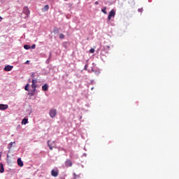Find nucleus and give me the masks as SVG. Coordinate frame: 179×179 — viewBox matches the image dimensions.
Segmentation results:
<instances>
[{"instance_id": "obj_34", "label": "nucleus", "mask_w": 179, "mask_h": 179, "mask_svg": "<svg viewBox=\"0 0 179 179\" xmlns=\"http://www.w3.org/2000/svg\"><path fill=\"white\" fill-rule=\"evenodd\" d=\"M92 90H93V87L92 88Z\"/></svg>"}, {"instance_id": "obj_24", "label": "nucleus", "mask_w": 179, "mask_h": 179, "mask_svg": "<svg viewBox=\"0 0 179 179\" xmlns=\"http://www.w3.org/2000/svg\"><path fill=\"white\" fill-rule=\"evenodd\" d=\"M31 48L32 50H34V48H36V44L32 45L31 46Z\"/></svg>"}, {"instance_id": "obj_9", "label": "nucleus", "mask_w": 179, "mask_h": 179, "mask_svg": "<svg viewBox=\"0 0 179 179\" xmlns=\"http://www.w3.org/2000/svg\"><path fill=\"white\" fill-rule=\"evenodd\" d=\"M47 143L50 150H52L55 146L54 143H55V141H53L51 144H50V141H48Z\"/></svg>"}, {"instance_id": "obj_1", "label": "nucleus", "mask_w": 179, "mask_h": 179, "mask_svg": "<svg viewBox=\"0 0 179 179\" xmlns=\"http://www.w3.org/2000/svg\"><path fill=\"white\" fill-rule=\"evenodd\" d=\"M49 115L50 118H55V116L57 115V109L52 108L50 110Z\"/></svg>"}, {"instance_id": "obj_6", "label": "nucleus", "mask_w": 179, "mask_h": 179, "mask_svg": "<svg viewBox=\"0 0 179 179\" xmlns=\"http://www.w3.org/2000/svg\"><path fill=\"white\" fill-rule=\"evenodd\" d=\"M36 90L37 89L32 88V90H31V92L28 93V96H31V97H33V96H36V94H37Z\"/></svg>"}, {"instance_id": "obj_5", "label": "nucleus", "mask_w": 179, "mask_h": 179, "mask_svg": "<svg viewBox=\"0 0 179 179\" xmlns=\"http://www.w3.org/2000/svg\"><path fill=\"white\" fill-rule=\"evenodd\" d=\"M9 106L8 104H3V103H0V110L1 111H5V110H8Z\"/></svg>"}, {"instance_id": "obj_33", "label": "nucleus", "mask_w": 179, "mask_h": 179, "mask_svg": "<svg viewBox=\"0 0 179 179\" xmlns=\"http://www.w3.org/2000/svg\"><path fill=\"white\" fill-rule=\"evenodd\" d=\"M66 17L68 19V15H66Z\"/></svg>"}, {"instance_id": "obj_12", "label": "nucleus", "mask_w": 179, "mask_h": 179, "mask_svg": "<svg viewBox=\"0 0 179 179\" xmlns=\"http://www.w3.org/2000/svg\"><path fill=\"white\" fill-rule=\"evenodd\" d=\"M29 123V119L27 117H24L22 119L21 124H22V125H26V124Z\"/></svg>"}, {"instance_id": "obj_8", "label": "nucleus", "mask_w": 179, "mask_h": 179, "mask_svg": "<svg viewBox=\"0 0 179 179\" xmlns=\"http://www.w3.org/2000/svg\"><path fill=\"white\" fill-rule=\"evenodd\" d=\"M37 80H32L31 88L32 89H37Z\"/></svg>"}, {"instance_id": "obj_23", "label": "nucleus", "mask_w": 179, "mask_h": 179, "mask_svg": "<svg viewBox=\"0 0 179 179\" xmlns=\"http://www.w3.org/2000/svg\"><path fill=\"white\" fill-rule=\"evenodd\" d=\"M90 52L91 54L94 53V49L91 48V49L90 50Z\"/></svg>"}, {"instance_id": "obj_15", "label": "nucleus", "mask_w": 179, "mask_h": 179, "mask_svg": "<svg viewBox=\"0 0 179 179\" xmlns=\"http://www.w3.org/2000/svg\"><path fill=\"white\" fill-rule=\"evenodd\" d=\"M13 143H16L15 141L14 142H10L8 145V149L9 150H10V149H12V147L13 146Z\"/></svg>"}, {"instance_id": "obj_21", "label": "nucleus", "mask_w": 179, "mask_h": 179, "mask_svg": "<svg viewBox=\"0 0 179 179\" xmlns=\"http://www.w3.org/2000/svg\"><path fill=\"white\" fill-rule=\"evenodd\" d=\"M62 45H63V47H64V48H68V43L67 42H64L63 43H62Z\"/></svg>"}, {"instance_id": "obj_27", "label": "nucleus", "mask_w": 179, "mask_h": 179, "mask_svg": "<svg viewBox=\"0 0 179 179\" xmlns=\"http://www.w3.org/2000/svg\"><path fill=\"white\" fill-rule=\"evenodd\" d=\"M84 69H85V71H87V64H86V65L85 66Z\"/></svg>"}, {"instance_id": "obj_20", "label": "nucleus", "mask_w": 179, "mask_h": 179, "mask_svg": "<svg viewBox=\"0 0 179 179\" xmlns=\"http://www.w3.org/2000/svg\"><path fill=\"white\" fill-rule=\"evenodd\" d=\"M24 50H30V48H31V46H30V45H24Z\"/></svg>"}, {"instance_id": "obj_22", "label": "nucleus", "mask_w": 179, "mask_h": 179, "mask_svg": "<svg viewBox=\"0 0 179 179\" xmlns=\"http://www.w3.org/2000/svg\"><path fill=\"white\" fill-rule=\"evenodd\" d=\"M59 38H61V40L65 38V35H64L63 34H59Z\"/></svg>"}, {"instance_id": "obj_16", "label": "nucleus", "mask_w": 179, "mask_h": 179, "mask_svg": "<svg viewBox=\"0 0 179 179\" xmlns=\"http://www.w3.org/2000/svg\"><path fill=\"white\" fill-rule=\"evenodd\" d=\"M48 9H50V6L45 5L44 6V8H43V12H47V10H48Z\"/></svg>"}, {"instance_id": "obj_10", "label": "nucleus", "mask_w": 179, "mask_h": 179, "mask_svg": "<svg viewBox=\"0 0 179 179\" xmlns=\"http://www.w3.org/2000/svg\"><path fill=\"white\" fill-rule=\"evenodd\" d=\"M17 163L20 167H23L24 164H23V161H22V158H18L17 160Z\"/></svg>"}, {"instance_id": "obj_29", "label": "nucleus", "mask_w": 179, "mask_h": 179, "mask_svg": "<svg viewBox=\"0 0 179 179\" xmlns=\"http://www.w3.org/2000/svg\"><path fill=\"white\" fill-rule=\"evenodd\" d=\"M65 163H66V166H67V164H68V159L66 160Z\"/></svg>"}, {"instance_id": "obj_2", "label": "nucleus", "mask_w": 179, "mask_h": 179, "mask_svg": "<svg viewBox=\"0 0 179 179\" xmlns=\"http://www.w3.org/2000/svg\"><path fill=\"white\" fill-rule=\"evenodd\" d=\"M111 17H115V10H112L108 16V20L110 22L111 20Z\"/></svg>"}, {"instance_id": "obj_35", "label": "nucleus", "mask_w": 179, "mask_h": 179, "mask_svg": "<svg viewBox=\"0 0 179 179\" xmlns=\"http://www.w3.org/2000/svg\"><path fill=\"white\" fill-rule=\"evenodd\" d=\"M64 1H68V0H64Z\"/></svg>"}, {"instance_id": "obj_14", "label": "nucleus", "mask_w": 179, "mask_h": 179, "mask_svg": "<svg viewBox=\"0 0 179 179\" xmlns=\"http://www.w3.org/2000/svg\"><path fill=\"white\" fill-rule=\"evenodd\" d=\"M5 168H3V164L0 163V173H4Z\"/></svg>"}, {"instance_id": "obj_31", "label": "nucleus", "mask_w": 179, "mask_h": 179, "mask_svg": "<svg viewBox=\"0 0 179 179\" xmlns=\"http://www.w3.org/2000/svg\"><path fill=\"white\" fill-rule=\"evenodd\" d=\"M106 48L110 49V46H109V45H107V46H106Z\"/></svg>"}, {"instance_id": "obj_11", "label": "nucleus", "mask_w": 179, "mask_h": 179, "mask_svg": "<svg viewBox=\"0 0 179 179\" xmlns=\"http://www.w3.org/2000/svg\"><path fill=\"white\" fill-rule=\"evenodd\" d=\"M48 84H44L42 85V90L43 92H48Z\"/></svg>"}, {"instance_id": "obj_30", "label": "nucleus", "mask_w": 179, "mask_h": 179, "mask_svg": "<svg viewBox=\"0 0 179 179\" xmlns=\"http://www.w3.org/2000/svg\"><path fill=\"white\" fill-rule=\"evenodd\" d=\"M0 22H2V17L0 16Z\"/></svg>"}, {"instance_id": "obj_7", "label": "nucleus", "mask_w": 179, "mask_h": 179, "mask_svg": "<svg viewBox=\"0 0 179 179\" xmlns=\"http://www.w3.org/2000/svg\"><path fill=\"white\" fill-rule=\"evenodd\" d=\"M13 69V66L7 65L4 67V71L6 72H10V71H12Z\"/></svg>"}, {"instance_id": "obj_25", "label": "nucleus", "mask_w": 179, "mask_h": 179, "mask_svg": "<svg viewBox=\"0 0 179 179\" xmlns=\"http://www.w3.org/2000/svg\"><path fill=\"white\" fill-rule=\"evenodd\" d=\"M69 167H72V162L69 161Z\"/></svg>"}, {"instance_id": "obj_26", "label": "nucleus", "mask_w": 179, "mask_h": 179, "mask_svg": "<svg viewBox=\"0 0 179 179\" xmlns=\"http://www.w3.org/2000/svg\"><path fill=\"white\" fill-rule=\"evenodd\" d=\"M26 64L29 65V64H30V61L29 60H27L26 62H25Z\"/></svg>"}, {"instance_id": "obj_4", "label": "nucleus", "mask_w": 179, "mask_h": 179, "mask_svg": "<svg viewBox=\"0 0 179 179\" xmlns=\"http://www.w3.org/2000/svg\"><path fill=\"white\" fill-rule=\"evenodd\" d=\"M58 174H59V171H58V169H52L51 171V176L52 177H58Z\"/></svg>"}, {"instance_id": "obj_18", "label": "nucleus", "mask_w": 179, "mask_h": 179, "mask_svg": "<svg viewBox=\"0 0 179 179\" xmlns=\"http://www.w3.org/2000/svg\"><path fill=\"white\" fill-rule=\"evenodd\" d=\"M29 87H30V84L27 83L24 87V90H26V92H29Z\"/></svg>"}, {"instance_id": "obj_19", "label": "nucleus", "mask_w": 179, "mask_h": 179, "mask_svg": "<svg viewBox=\"0 0 179 179\" xmlns=\"http://www.w3.org/2000/svg\"><path fill=\"white\" fill-rule=\"evenodd\" d=\"M101 12H103L104 15H107V7H104L103 8H102Z\"/></svg>"}, {"instance_id": "obj_17", "label": "nucleus", "mask_w": 179, "mask_h": 179, "mask_svg": "<svg viewBox=\"0 0 179 179\" xmlns=\"http://www.w3.org/2000/svg\"><path fill=\"white\" fill-rule=\"evenodd\" d=\"M52 55V53L50 52L49 53V58L46 60V64H50V59H51V56Z\"/></svg>"}, {"instance_id": "obj_28", "label": "nucleus", "mask_w": 179, "mask_h": 179, "mask_svg": "<svg viewBox=\"0 0 179 179\" xmlns=\"http://www.w3.org/2000/svg\"><path fill=\"white\" fill-rule=\"evenodd\" d=\"M1 157H2V152H0V160H1Z\"/></svg>"}, {"instance_id": "obj_32", "label": "nucleus", "mask_w": 179, "mask_h": 179, "mask_svg": "<svg viewBox=\"0 0 179 179\" xmlns=\"http://www.w3.org/2000/svg\"><path fill=\"white\" fill-rule=\"evenodd\" d=\"M95 4H96V5H98V4H99V2L96 1V2H95Z\"/></svg>"}, {"instance_id": "obj_13", "label": "nucleus", "mask_w": 179, "mask_h": 179, "mask_svg": "<svg viewBox=\"0 0 179 179\" xmlns=\"http://www.w3.org/2000/svg\"><path fill=\"white\" fill-rule=\"evenodd\" d=\"M59 30L60 29L58 27H55L53 29L54 34H59Z\"/></svg>"}, {"instance_id": "obj_3", "label": "nucleus", "mask_w": 179, "mask_h": 179, "mask_svg": "<svg viewBox=\"0 0 179 179\" xmlns=\"http://www.w3.org/2000/svg\"><path fill=\"white\" fill-rule=\"evenodd\" d=\"M23 13L26 15L27 17H29V15H30V10H29L28 6H24L23 8Z\"/></svg>"}]
</instances>
